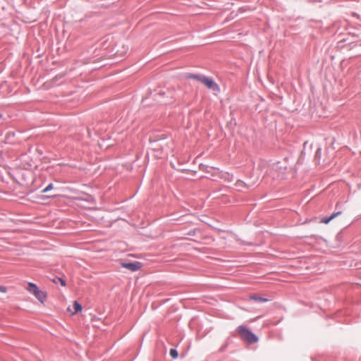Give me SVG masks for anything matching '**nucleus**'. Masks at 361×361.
Listing matches in <instances>:
<instances>
[{
	"mask_svg": "<svg viewBox=\"0 0 361 361\" xmlns=\"http://www.w3.org/2000/svg\"><path fill=\"white\" fill-rule=\"evenodd\" d=\"M237 331L239 334L242 340L246 342L247 344H252L257 343L259 340L257 335L252 332L250 329L245 326L241 325L237 329Z\"/></svg>",
	"mask_w": 361,
	"mask_h": 361,
	"instance_id": "1",
	"label": "nucleus"
},
{
	"mask_svg": "<svg viewBox=\"0 0 361 361\" xmlns=\"http://www.w3.org/2000/svg\"><path fill=\"white\" fill-rule=\"evenodd\" d=\"M201 82L204 84L208 89L212 90L215 94L220 92V87L219 85L209 77L203 75Z\"/></svg>",
	"mask_w": 361,
	"mask_h": 361,
	"instance_id": "2",
	"label": "nucleus"
},
{
	"mask_svg": "<svg viewBox=\"0 0 361 361\" xmlns=\"http://www.w3.org/2000/svg\"><path fill=\"white\" fill-rule=\"evenodd\" d=\"M121 266L122 267L126 268L132 271H137L141 268L142 264L141 262H122Z\"/></svg>",
	"mask_w": 361,
	"mask_h": 361,
	"instance_id": "3",
	"label": "nucleus"
},
{
	"mask_svg": "<svg viewBox=\"0 0 361 361\" xmlns=\"http://www.w3.org/2000/svg\"><path fill=\"white\" fill-rule=\"evenodd\" d=\"M249 300H254L259 303L266 302L269 301V299L262 297L257 294H252L249 296Z\"/></svg>",
	"mask_w": 361,
	"mask_h": 361,
	"instance_id": "4",
	"label": "nucleus"
},
{
	"mask_svg": "<svg viewBox=\"0 0 361 361\" xmlns=\"http://www.w3.org/2000/svg\"><path fill=\"white\" fill-rule=\"evenodd\" d=\"M342 213L341 211H338V212H334L331 216H325L324 217L322 220H321V222L322 223H324V224H329L332 219H334V218H336V216L341 215Z\"/></svg>",
	"mask_w": 361,
	"mask_h": 361,
	"instance_id": "5",
	"label": "nucleus"
},
{
	"mask_svg": "<svg viewBox=\"0 0 361 361\" xmlns=\"http://www.w3.org/2000/svg\"><path fill=\"white\" fill-rule=\"evenodd\" d=\"M34 295L41 302H43L44 300H46L47 298V293L39 290H38L37 293L34 294Z\"/></svg>",
	"mask_w": 361,
	"mask_h": 361,
	"instance_id": "6",
	"label": "nucleus"
},
{
	"mask_svg": "<svg viewBox=\"0 0 361 361\" xmlns=\"http://www.w3.org/2000/svg\"><path fill=\"white\" fill-rule=\"evenodd\" d=\"M27 290L30 293H32L34 295L35 293H37V291L39 290V288L35 283H34L32 282H29L28 285H27Z\"/></svg>",
	"mask_w": 361,
	"mask_h": 361,
	"instance_id": "7",
	"label": "nucleus"
},
{
	"mask_svg": "<svg viewBox=\"0 0 361 361\" xmlns=\"http://www.w3.org/2000/svg\"><path fill=\"white\" fill-rule=\"evenodd\" d=\"M73 309H74L73 314H76L78 312H81L82 310V305L78 301H74Z\"/></svg>",
	"mask_w": 361,
	"mask_h": 361,
	"instance_id": "8",
	"label": "nucleus"
},
{
	"mask_svg": "<svg viewBox=\"0 0 361 361\" xmlns=\"http://www.w3.org/2000/svg\"><path fill=\"white\" fill-rule=\"evenodd\" d=\"M202 77H203V75H197V74H192V73H189L186 75L187 78L195 79L200 82H201Z\"/></svg>",
	"mask_w": 361,
	"mask_h": 361,
	"instance_id": "9",
	"label": "nucleus"
},
{
	"mask_svg": "<svg viewBox=\"0 0 361 361\" xmlns=\"http://www.w3.org/2000/svg\"><path fill=\"white\" fill-rule=\"evenodd\" d=\"M199 169L200 171H204L206 173H209L210 171L213 169L212 167H210L209 166H207V165H205V164H200L199 165Z\"/></svg>",
	"mask_w": 361,
	"mask_h": 361,
	"instance_id": "10",
	"label": "nucleus"
},
{
	"mask_svg": "<svg viewBox=\"0 0 361 361\" xmlns=\"http://www.w3.org/2000/svg\"><path fill=\"white\" fill-rule=\"evenodd\" d=\"M52 281L54 283H58L59 282L62 286H65L66 285V281L61 277H55L52 279Z\"/></svg>",
	"mask_w": 361,
	"mask_h": 361,
	"instance_id": "11",
	"label": "nucleus"
},
{
	"mask_svg": "<svg viewBox=\"0 0 361 361\" xmlns=\"http://www.w3.org/2000/svg\"><path fill=\"white\" fill-rule=\"evenodd\" d=\"M170 355L173 359H176L178 356V353L176 349L171 348L170 350Z\"/></svg>",
	"mask_w": 361,
	"mask_h": 361,
	"instance_id": "12",
	"label": "nucleus"
},
{
	"mask_svg": "<svg viewBox=\"0 0 361 361\" xmlns=\"http://www.w3.org/2000/svg\"><path fill=\"white\" fill-rule=\"evenodd\" d=\"M322 157V149L319 147L315 152V159L318 161H320Z\"/></svg>",
	"mask_w": 361,
	"mask_h": 361,
	"instance_id": "13",
	"label": "nucleus"
},
{
	"mask_svg": "<svg viewBox=\"0 0 361 361\" xmlns=\"http://www.w3.org/2000/svg\"><path fill=\"white\" fill-rule=\"evenodd\" d=\"M235 185L237 188H238L239 189L240 188H246V184L243 181V180H238L236 183H235Z\"/></svg>",
	"mask_w": 361,
	"mask_h": 361,
	"instance_id": "14",
	"label": "nucleus"
},
{
	"mask_svg": "<svg viewBox=\"0 0 361 361\" xmlns=\"http://www.w3.org/2000/svg\"><path fill=\"white\" fill-rule=\"evenodd\" d=\"M53 188H54V185H53V183H51L45 188H44L42 190V192L46 193V192L51 190L53 189Z\"/></svg>",
	"mask_w": 361,
	"mask_h": 361,
	"instance_id": "15",
	"label": "nucleus"
},
{
	"mask_svg": "<svg viewBox=\"0 0 361 361\" xmlns=\"http://www.w3.org/2000/svg\"><path fill=\"white\" fill-rule=\"evenodd\" d=\"M0 292L6 293V288L3 286H0Z\"/></svg>",
	"mask_w": 361,
	"mask_h": 361,
	"instance_id": "16",
	"label": "nucleus"
},
{
	"mask_svg": "<svg viewBox=\"0 0 361 361\" xmlns=\"http://www.w3.org/2000/svg\"><path fill=\"white\" fill-rule=\"evenodd\" d=\"M227 347V344H225L224 345H223L221 348H220V351L221 352H224L225 350V349Z\"/></svg>",
	"mask_w": 361,
	"mask_h": 361,
	"instance_id": "17",
	"label": "nucleus"
},
{
	"mask_svg": "<svg viewBox=\"0 0 361 361\" xmlns=\"http://www.w3.org/2000/svg\"><path fill=\"white\" fill-rule=\"evenodd\" d=\"M279 163L274 164V166H273V168L274 169H277L279 167Z\"/></svg>",
	"mask_w": 361,
	"mask_h": 361,
	"instance_id": "18",
	"label": "nucleus"
},
{
	"mask_svg": "<svg viewBox=\"0 0 361 361\" xmlns=\"http://www.w3.org/2000/svg\"><path fill=\"white\" fill-rule=\"evenodd\" d=\"M188 234L190 235H193L195 234V231H190Z\"/></svg>",
	"mask_w": 361,
	"mask_h": 361,
	"instance_id": "19",
	"label": "nucleus"
},
{
	"mask_svg": "<svg viewBox=\"0 0 361 361\" xmlns=\"http://www.w3.org/2000/svg\"><path fill=\"white\" fill-rule=\"evenodd\" d=\"M1 117H2V114H0V118H1Z\"/></svg>",
	"mask_w": 361,
	"mask_h": 361,
	"instance_id": "20",
	"label": "nucleus"
}]
</instances>
